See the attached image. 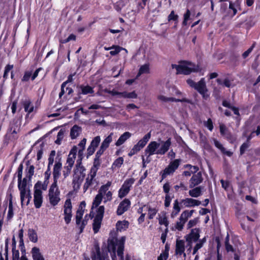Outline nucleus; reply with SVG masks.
I'll use <instances>...</instances> for the list:
<instances>
[{
	"instance_id": "f257e3e1",
	"label": "nucleus",
	"mask_w": 260,
	"mask_h": 260,
	"mask_svg": "<svg viewBox=\"0 0 260 260\" xmlns=\"http://www.w3.org/2000/svg\"><path fill=\"white\" fill-rule=\"evenodd\" d=\"M62 168L60 159L56 160L53 168V182L51 184L48 190V198L50 204L53 206H56L60 201V191L58 186V179L61 175V171Z\"/></svg>"
},
{
	"instance_id": "f03ea898",
	"label": "nucleus",
	"mask_w": 260,
	"mask_h": 260,
	"mask_svg": "<svg viewBox=\"0 0 260 260\" xmlns=\"http://www.w3.org/2000/svg\"><path fill=\"white\" fill-rule=\"evenodd\" d=\"M158 101L162 103L186 102L190 103V100L186 99L184 94L175 87L162 89L157 95Z\"/></svg>"
},
{
	"instance_id": "7ed1b4c3",
	"label": "nucleus",
	"mask_w": 260,
	"mask_h": 260,
	"mask_svg": "<svg viewBox=\"0 0 260 260\" xmlns=\"http://www.w3.org/2000/svg\"><path fill=\"white\" fill-rule=\"evenodd\" d=\"M171 145V139L158 143L156 141L151 142L145 150V154L149 157L154 154L164 155L169 149Z\"/></svg>"
},
{
	"instance_id": "20e7f679",
	"label": "nucleus",
	"mask_w": 260,
	"mask_h": 260,
	"mask_svg": "<svg viewBox=\"0 0 260 260\" xmlns=\"http://www.w3.org/2000/svg\"><path fill=\"white\" fill-rule=\"evenodd\" d=\"M125 240V238L124 237H122L119 239L113 238L109 240V248L112 249L114 253L116 251L119 260H131V256L129 254H127L125 256L123 255Z\"/></svg>"
},
{
	"instance_id": "39448f33",
	"label": "nucleus",
	"mask_w": 260,
	"mask_h": 260,
	"mask_svg": "<svg viewBox=\"0 0 260 260\" xmlns=\"http://www.w3.org/2000/svg\"><path fill=\"white\" fill-rule=\"evenodd\" d=\"M172 67L173 69L176 70L177 74H178L188 75L191 72L200 71V68L199 66L186 61H182L180 64H172Z\"/></svg>"
},
{
	"instance_id": "423d86ee",
	"label": "nucleus",
	"mask_w": 260,
	"mask_h": 260,
	"mask_svg": "<svg viewBox=\"0 0 260 260\" xmlns=\"http://www.w3.org/2000/svg\"><path fill=\"white\" fill-rule=\"evenodd\" d=\"M187 84L191 88L197 90L202 95L203 99L207 100L209 94L208 93V89L204 78H202L198 83L195 82L191 79L186 80Z\"/></svg>"
},
{
	"instance_id": "0eeeda50",
	"label": "nucleus",
	"mask_w": 260,
	"mask_h": 260,
	"mask_svg": "<svg viewBox=\"0 0 260 260\" xmlns=\"http://www.w3.org/2000/svg\"><path fill=\"white\" fill-rule=\"evenodd\" d=\"M78 148L74 146L71 150L67 160L66 165L63 167L62 171L64 178H66L70 174L71 169L74 164Z\"/></svg>"
},
{
	"instance_id": "6e6552de",
	"label": "nucleus",
	"mask_w": 260,
	"mask_h": 260,
	"mask_svg": "<svg viewBox=\"0 0 260 260\" xmlns=\"http://www.w3.org/2000/svg\"><path fill=\"white\" fill-rule=\"evenodd\" d=\"M200 230L199 229L195 228L191 230L190 233L185 236L186 242V253L191 252L192 249V242H196L199 240Z\"/></svg>"
},
{
	"instance_id": "1a4fd4ad",
	"label": "nucleus",
	"mask_w": 260,
	"mask_h": 260,
	"mask_svg": "<svg viewBox=\"0 0 260 260\" xmlns=\"http://www.w3.org/2000/svg\"><path fill=\"white\" fill-rule=\"evenodd\" d=\"M181 161V159H175L171 161L169 165L160 173L161 179L163 180L168 176L173 175L178 168Z\"/></svg>"
},
{
	"instance_id": "9d476101",
	"label": "nucleus",
	"mask_w": 260,
	"mask_h": 260,
	"mask_svg": "<svg viewBox=\"0 0 260 260\" xmlns=\"http://www.w3.org/2000/svg\"><path fill=\"white\" fill-rule=\"evenodd\" d=\"M193 212V210H191L190 211L185 210L182 212L178 219V220L174 225L175 229L179 231H182L185 223L187 221L188 219L192 215Z\"/></svg>"
},
{
	"instance_id": "9b49d317",
	"label": "nucleus",
	"mask_w": 260,
	"mask_h": 260,
	"mask_svg": "<svg viewBox=\"0 0 260 260\" xmlns=\"http://www.w3.org/2000/svg\"><path fill=\"white\" fill-rule=\"evenodd\" d=\"M23 165L20 164L18 168V188L19 190H30L28 182L30 181L27 177L22 180Z\"/></svg>"
},
{
	"instance_id": "f8f14e48",
	"label": "nucleus",
	"mask_w": 260,
	"mask_h": 260,
	"mask_svg": "<svg viewBox=\"0 0 260 260\" xmlns=\"http://www.w3.org/2000/svg\"><path fill=\"white\" fill-rule=\"evenodd\" d=\"M96 174L89 173L85 179V182L83 186L84 192H85L88 189H94L98 185V181L95 178Z\"/></svg>"
},
{
	"instance_id": "ddd939ff",
	"label": "nucleus",
	"mask_w": 260,
	"mask_h": 260,
	"mask_svg": "<svg viewBox=\"0 0 260 260\" xmlns=\"http://www.w3.org/2000/svg\"><path fill=\"white\" fill-rule=\"evenodd\" d=\"M135 179L133 178L126 179L118 190V197L122 199L125 197L131 190Z\"/></svg>"
},
{
	"instance_id": "4468645a",
	"label": "nucleus",
	"mask_w": 260,
	"mask_h": 260,
	"mask_svg": "<svg viewBox=\"0 0 260 260\" xmlns=\"http://www.w3.org/2000/svg\"><path fill=\"white\" fill-rule=\"evenodd\" d=\"M111 184V181H108L106 184L102 185L98 191L99 193L103 197L105 203L112 199V192L109 190Z\"/></svg>"
},
{
	"instance_id": "2eb2a0df",
	"label": "nucleus",
	"mask_w": 260,
	"mask_h": 260,
	"mask_svg": "<svg viewBox=\"0 0 260 260\" xmlns=\"http://www.w3.org/2000/svg\"><path fill=\"white\" fill-rule=\"evenodd\" d=\"M63 208V214L64 215V219L66 223L68 224L71 222L72 217V205L71 199H69L66 200Z\"/></svg>"
},
{
	"instance_id": "dca6fc26",
	"label": "nucleus",
	"mask_w": 260,
	"mask_h": 260,
	"mask_svg": "<svg viewBox=\"0 0 260 260\" xmlns=\"http://www.w3.org/2000/svg\"><path fill=\"white\" fill-rule=\"evenodd\" d=\"M56 154L55 150H52L49 156L48 160L47 169L44 173V180L49 181V178L51 174V166L53 164L54 161V157Z\"/></svg>"
},
{
	"instance_id": "f3484780",
	"label": "nucleus",
	"mask_w": 260,
	"mask_h": 260,
	"mask_svg": "<svg viewBox=\"0 0 260 260\" xmlns=\"http://www.w3.org/2000/svg\"><path fill=\"white\" fill-rule=\"evenodd\" d=\"M221 11L223 13H225L227 11V14L231 16L235 15L237 13V9H235L233 3L227 2L221 3Z\"/></svg>"
},
{
	"instance_id": "a211bd4d",
	"label": "nucleus",
	"mask_w": 260,
	"mask_h": 260,
	"mask_svg": "<svg viewBox=\"0 0 260 260\" xmlns=\"http://www.w3.org/2000/svg\"><path fill=\"white\" fill-rule=\"evenodd\" d=\"M186 242L183 240L177 239L176 242L175 253L178 255H183L184 258L186 256L185 249H186Z\"/></svg>"
},
{
	"instance_id": "6ab92c4d",
	"label": "nucleus",
	"mask_w": 260,
	"mask_h": 260,
	"mask_svg": "<svg viewBox=\"0 0 260 260\" xmlns=\"http://www.w3.org/2000/svg\"><path fill=\"white\" fill-rule=\"evenodd\" d=\"M203 181V178L201 172H199L196 174H193L189 181V187L190 188H193L200 184Z\"/></svg>"
},
{
	"instance_id": "aec40b11",
	"label": "nucleus",
	"mask_w": 260,
	"mask_h": 260,
	"mask_svg": "<svg viewBox=\"0 0 260 260\" xmlns=\"http://www.w3.org/2000/svg\"><path fill=\"white\" fill-rule=\"evenodd\" d=\"M42 69L39 68L36 70L34 72L32 70H28L24 72V75L21 79L23 82L28 81L30 79L34 80L38 76L39 73Z\"/></svg>"
},
{
	"instance_id": "412c9836",
	"label": "nucleus",
	"mask_w": 260,
	"mask_h": 260,
	"mask_svg": "<svg viewBox=\"0 0 260 260\" xmlns=\"http://www.w3.org/2000/svg\"><path fill=\"white\" fill-rule=\"evenodd\" d=\"M91 260H108L107 254L101 252L100 248L96 246L95 251H93L91 254ZM85 260H90L89 258H86Z\"/></svg>"
},
{
	"instance_id": "4be33fe9",
	"label": "nucleus",
	"mask_w": 260,
	"mask_h": 260,
	"mask_svg": "<svg viewBox=\"0 0 260 260\" xmlns=\"http://www.w3.org/2000/svg\"><path fill=\"white\" fill-rule=\"evenodd\" d=\"M131 203L129 199H125L121 202L118 206L117 209V214L118 215H121L125 212L128 210L131 206Z\"/></svg>"
},
{
	"instance_id": "5701e85b",
	"label": "nucleus",
	"mask_w": 260,
	"mask_h": 260,
	"mask_svg": "<svg viewBox=\"0 0 260 260\" xmlns=\"http://www.w3.org/2000/svg\"><path fill=\"white\" fill-rule=\"evenodd\" d=\"M22 206L28 205L31 198L30 190H19Z\"/></svg>"
},
{
	"instance_id": "b1692460",
	"label": "nucleus",
	"mask_w": 260,
	"mask_h": 260,
	"mask_svg": "<svg viewBox=\"0 0 260 260\" xmlns=\"http://www.w3.org/2000/svg\"><path fill=\"white\" fill-rule=\"evenodd\" d=\"M42 191L39 190H35L34 191V204L36 208H40L43 202Z\"/></svg>"
},
{
	"instance_id": "393cba45",
	"label": "nucleus",
	"mask_w": 260,
	"mask_h": 260,
	"mask_svg": "<svg viewBox=\"0 0 260 260\" xmlns=\"http://www.w3.org/2000/svg\"><path fill=\"white\" fill-rule=\"evenodd\" d=\"M181 203H182L186 207H192L199 206L201 202L200 201L192 198H186L182 200Z\"/></svg>"
},
{
	"instance_id": "a878e982",
	"label": "nucleus",
	"mask_w": 260,
	"mask_h": 260,
	"mask_svg": "<svg viewBox=\"0 0 260 260\" xmlns=\"http://www.w3.org/2000/svg\"><path fill=\"white\" fill-rule=\"evenodd\" d=\"M204 189V187L203 186L194 187L189 191V195L193 198H198L202 195Z\"/></svg>"
},
{
	"instance_id": "bb28decb",
	"label": "nucleus",
	"mask_w": 260,
	"mask_h": 260,
	"mask_svg": "<svg viewBox=\"0 0 260 260\" xmlns=\"http://www.w3.org/2000/svg\"><path fill=\"white\" fill-rule=\"evenodd\" d=\"M84 178L83 175H79L75 172L73 179V185L74 189H78L80 188Z\"/></svg>"
},
{
	"instance_id": "cd10ccee",
	"label": "nucleus",
	"mask_w": 260,
	"mask_h": 260,
	"mask_svg": "<svg viewBox=\"0 0 260 260\" xmlns=\"http://www.w3.org/2000/svg\"><path fill=\"white\" fill-rule=\"evenodd\" d=\"M84 178L83 175H79L75 172L73 179V185L74 189H78L80 188Z\"/></svg>"
},
{
	"instance_id": "c85d7f7f",
	"label": "nucleus",
	"mask_w": 260,
	"mask_h": 260,
	"mask_svg": "<svg viewBox=\"0 0 260 260\" xmlns=\"http://www.w3.org/2000/svg\"><path fill=\"white\" fill-rule=\"evenodd\" d=\"M31 253L33 260H45L39 248L37 247H33L31 249Z\"/></svg>"
},
{
	"instance_id": "c756f323",
	"label": "nucleus",
	"mask_w": 260,
	"mask_h": 260,
	"mask_svg": "<svg viewBox=\"0 0 260 260\" xmlns=\"http://www.w3.org/2000/svg\"><path fill=\"white\" fill-rule=\"evenodd\" d=\"M82 205H84V206H85V203L84 202H81L80 206H79V209H78L76 212V222L77 225H80L81 220L84 214V210L83 209Z\"/></svg>"
},
{
	"instance_id": "7c9ffc66",
	"label": "nucleus",
	"mask_w": 260,
	"mask_h": 260,
	"mask_svg": "<svg viewBox=\"0 0 260 260\" xmlns=\"http://www.w3.org/2000/svg\"><path fill=\"white\" fill-rule=\"evenodd\" d=\"M132 136V134L128 132H124L121 135L115 143V145L119 146L122 145L127 140Z\"/></svg>"
},
{
	"instance_id": "2f4dec72",
	"label": "nucleus",
	"mask_w": 260,
	"mask_h": 260,
	"mask_svg": "<svg viewBox=\"0 0 260 260\" xmlns=\"http://www.w3.org/2000/svg\"><path fill=\"white\" fill-rule=\"evenodd\" d=\"M26 168L25 169L26 177L28 178L29 180H31L32 176L34 175L35 167L34 165L30 164L29 161L26 162Z\"/></svg>"
},
{
	"instance_id": "473e14b6",
	"label": "nucleus",
	"mask_w": 260,
	"mask_h": 260,
	"mask_svg": "<svg viewBox=\"0 0 260 260\" xmlns=\"http://www.w3.org/2000/svg\"><path fill=\"white\" fill-rule=\"evenodd\" d=\"M180 210L181 207H180L179 201L176 199L173 203V209L171 213V218H175L180 212Z\"/></svg>"
},
{
	"instance_id": "72a5a7b5",
	"label": "nucleus",
	"mask_w": 260,
	"mask_h": 260,
	"mask_svg": "<svg viewBox=\"0 0 260 260\" xmlns=\"http://www.w3.org/2000/svg\"><path fill=\"white\" fill-rule=\"evenodd\" d=\"M206 242V237L203 238V239H199L197 241H196V244L194 247L192 249V254L195 255L197 253L198 250L203 247L204 244Z\"/></svg>"
},
{
	"instance_id": "f704fd0d",
	"label": "nucleus",
	"mask_w": 260,
	"mask_h": 260,
	"mask_svg": "<svg viewBox=\"0 0 260 260\" xmlns=\"http://www.w3.org/2000/svg\"><path fill=\"white\" fill-rule=\"evenodd\" d=\"M82 132V128L81 127L75 125L71 129L70 136L72 139H75L77 138Z\"/></svg>"
},
{
	"instance_id": "c9c22d12",
	"label": "nucleus",
	"mask_w": 260,
	"mask_h": 260,
	"mask_svg": "<svg viewBox=\"0 0 260 260\" xmlns=\"http://www.w3.org/2000/svg\"><path fill=\"white\" fill-rule=\"evenodd\" d=\"M129 226V222L125 220L118 221L116 224L117 230L119 232L125 231Z\"/></svg>"
},
{
	"instance_id": "e433bc0d",
	"label": "nucleus",
	"mask_w": 260,
	"mask_h": 260,
	"mask_svg": "<svg viewBox=\"0 0 260 260\" xmlns=\"http://www.w3.org/2000/svg\"><path fill=\"white\" fill-rule=\"evenodd\" d=\"M49 181L44 180L43 182L40 181H38L35 185V190H46L48 187V184Z\"/></svg>"
},
{
	"instance_id": "4c0bfd02",
	"label": "nucleus",
	"mask_w": 260,
	"mask_h": 260,
	"mask_svg": "<svg viewBox=\"0 0 260 260\" xmlns=\"http://www.w3.org/2000/svg\"><path fill=\"white\" fill-rule=\"evenodd\" d=\"M22 104L26 112L30 113L34 111V107L29 100H25Z\"/></svg>"
},
{
	"instance_id": "58836bf2",
	"label": "nucleus",
	"mask_w": 260,
	"mask_h": 260,
	"mask_svg": "<svg viewBox=\"0 0 260 260\" xmlns=\"http://www.w3.org/2000/svg\"><path fill=\"white\" fill-rule=\"evenodd\" d=\"M102 220L103 219L94 217L92 226L93 230L95 234L99 232L101 228Z\"/></svg>"
},
{
	"instance_id": "ea45409f",
	"label": "nucleus",
	"mask_w": 260,
	"mask_h": 260,
	"mask_svg": "<svg viewBox=\"0 0 260 260\" xmlns=\"http://www.w3.org/2000/svg\"><path fill=\"white\" fill-rule=\"evenodd\" d=\"M144 208H146V211L148 212V218L150 219H153L156 214L157 210L154 208H151L149 206L144 205Z\"/></svg>"
},
{
	"instance_id": "a19ab883",
	"label": "nucleus",
	"mask_w": 260,
	"mask_h": 260,
	"mask_svg": "<svg viewBox=\"0 0 260 260\" xmlns=\"http://www.w3.org/2000/svg\"><path fill=\"white\" fill-rule=\"evenodd\" d=\"M151 137L150 133H148L146 135H145L144 137L140 140L138 143L137 144L141 148H143L147 144V143Z\"/></svg>"
},
{
	"instance_id": "79ce46f5",
	"label": "nucleus",
	"mask_w": 260,
	"mask_h": 260,
	"mask_svg": "<svg viewBox=\"0 0 260 260\" xmlns=\"http://www.w3.org/2000/svg\"><path fill=\"white\" fill-rule=\"evenodd\" d=\"M113 133H111L107 137L102 143L101 146L105 148L106 149L109 147V144L112 141Z\"/></svg>"
},
{
	"instance_id": "37998d69",
	"label": "nucleus",
	"mask_w": 260,
	"mask_h": 260,
	"mask_svg": "<svg viewBox=\"0 0 260 260\" xmlns=\"http://www.w3.org/2000/svg\"><path fill=\"white\" fill-rule=\"evenodd\" d=\"M103 199H104L103 197L98 192L93 200L91 208L93 209L94 208L98 207L101 203Z\"/></svg>"
},
{
	"instance_id": "c03bdc74",
	"label": "nucleus",
	"mask_w": 260,
	"mask_h": 260,
	"mask_svg": "<svg viewBox=\"0 0 260 260\" xmlns=\"http://www.w3.org/2000/svg\"><path fill=\"white\" fill-rule=\"evenodd\" d=\"M28 236L30 241L36 243L38 241V236L37 233L32 229H29L28 231Z\"/></svg>"
},
{
	"instance_id": "a18cd8bd",
	"label": "nucleus",
	"mask_w": 260,
	"mask_h": 260,
	"mask_svg": "<svg viewBox=\"0 0 260 260\" xmlns=\"http://www.w3.org/2000/svg\"><path fill=\"white\" fill-rule=\"evenodd\" d=\"M220 132L221 134L228 139H230L231 137V134L229 133L226 126L223 124H220Z\"/></svg>"
},
{
	"instance_id": "49530a36",
	"label": "nucleus",
	"mask_w": 260,
	"mask_h": 260,
	"mask_svg": "<svg viewBox=\"0 0 260 260\" xmlns=\"http://www.w3.org/2000/svg\"><path fill=\"white\" fill-rule=\"evenodd\" d=\"M100 165V162L99 161V159H96V158H95L94 159L93 165L90 169V173L96 174Z\"/></svg>"
},
{
	"instance_id": "de8ad7c7",
	"label": "nucleus",
	"mask_w": 260,
	"mask_h": 260,
	"mask_svg": "<svg viewBox=\"0 0 260 260\" xmlns=\"http://www.w3.org/2000/svg\"><path fill=\"white\" fill-rule=\"evenodd\" d=\"M81 93L83 94H87L88 93H92L94 91L93 88L89 85H81Z\"/></svg>"
},
{
	"instance_id": "09e8293b",
	"label": "nucleus",
	"mask_w": 260,
	"mask_h": 260,
	"mask_svg": "<svg viewBox=\"0 0 260 260\" xmlns=\"http://www.w3.org/2000/svg\"><path fill=\"white\" fill-rule=\"evenodd\" d=\"M96 210V214L95 217L99 218L100 219H103L104 216V214L105 212V207L104 206H100L97 207Z\"/></svg>"
},
{
	"instance_id": "8fccbe9b",
	"label": "nucleus",
	"mask_w": 260,
	"mask_h": 260,
	"mask_svg": "<svg viewBox=\"0 0 260 260\" xmlns=\"http://www.w3.org/2000/svg\"><path fill=\"white\" fill-rule=\"evenodd\" d=\"M124 159L122 157L117 158L112 164L113 168H119L123 163Z\"/></svg>"
},
{
	"instance_id": "3c124183",
	"label": "nucleus",
	"mask_w": 260,
	"mask_h": 260,
	"mask_svg": "<svg viewBox=\"0 0 260 260\" xmlns=\"http://www.w3.org/2000/svg\"><path fill=\"white\" fill-rule=\"evenodd\" d=\"M137 96L135 91L131 92H123L121 93V97L124 98L135 99Z\"/></svg>"
},
{
	"instance_id": "603ef678",
	"label": "nucleus",
	"mask_w": 260,
	"mask_h": 260,
	"mask_svg": "<svg viewBox=\"0 0 260 260\" xmlns=\"http://www.w3.org/2000/svg\"><path fill=\"white\" fill-rule=\"evenodd\" d=\"M149 64H145L140 67L138 76H140L143 74L148 73H149Z\"/></svg>"
},
{
	"instance_id": "864d4df0",
	"label": "nucleus",
	"mask_w": 260,
	"mask_h": 260,
	"mask_svg": "<svg viewBox=\"0 0 260 260\" xmlns=\"http://www.w3.org/2000/svg\"><path fill=\"white\" fill-rule=\"evenodd\" d=\"M85 169L84 167L79 164V165H76V168L75 170V172L76 173L78 174L79 175H83V177H85Z\"/></svg>"
},
{
	"instance_id": "5fc2aeb1",
	"label": "nucleus",
	"mask_w": 260,
	"mask_h": 260,
	"mask_svg": "<svg viewBox=\"0 0 260 260\" xmlns=\"http://www.w3.org/2000/svg\"><path fill=\"white\" fill-rule=\"evenodd\" d=\"M100 141H101L100 137L96 136L93 139V140L91 142L90 145L91 147H93L96 149V147L99 146V145L100 143Z\"/></svg>"
},
{
	"instance_id": "6e6d98bb",
	"label": "nucleus",
	"mask_w": 260,
	"mask_h": 260,
	"mask_svg": "<svg viewBox=\"0 0 260 260\" xmlns=\"http://www.w3.org/2000/svg\"><path fill=\"white\" fill-rule=\"evenodd\" d=\"M174 188L176 191H179V189L181 190H187L188 189L187 186L183 182H180L179 184L175 185Z\"/></svg>"
},
{
	"instance_id": "4d7b16f0",
	"label": "nucleus",
	"mask_w": 260,
	"mask_h": 260,
	"mask_svg": "<svg viewBox=\"0 0 260 260\" xmlns=\"http://www.w3.org/2000/svg\"><path fill=\"white\" fill-rule=\"evenodd\" d=\"M64 132L62 129H60L57 135V139L55 140V142L56 144L59 145L61 143V142L63 138Z\"/></svg>"
},
{
	"instance_id": "13d9d810",
	"label": "nucleus",
	"mask_w": 260,
	"mask_h": 260,
	"mask_svg": "<svg viewBox=\"0 0 260 260\" xmlns=\"http://www.w3.org/2000/svg\"><path fill=\"white\" fill-rule=\"evenodd\" d=\"M159 223L160 225H164L166 227V228H168V226L169 225V221L168 220V219L166 216H162L159 217L158 219Z\"/></svg>"
},
{
	"instance_id": "bf43d9fd",
	"label": "nucleus",
	"mask_w": 260,
	"mask_h": 260,
	"mask_svg": "<svg viewBox=\"0 0 260 260\" xmlns=\"http://www.w3.org/2000/svg\"><path fill=\"white\" fill-rule=\"evenodd\" d=\"M217 82L218 84L223 85L226 87H230L231 86V83L228 79H225L223 82L220 79H217Z\"/></svg>"
},
{
	"instance_id": "052dcab7",
	"label": "nucleus",
	"mask_w": 260,
	"mask_h": 260,
	"mask_svg": "<svg viewBox=\"0 0 260 260\" xmlns=\"http://www.w3.org/2000/svg\"><path fill=\"white\" fill-rule=\"evenodd\" d=\"M13 65L8 64L5 68L4 73L3 77L5 79H7L8 77L9 72L13 69Z\"/></svg>"
},
{
	"instance_id": "680f3d73",
	"label": "nucleus",
	"mask_w": 260,
	"mask_h": 260,
	"mask_svg": "<svg viewBox=\"0 0 260 260\" xmlns=\"http://www.w3.org/2000/svg\"><path fill=\"white\" fill-rule=\"evenodd\" d=\"M190 15H191V13H190V11L188 9H187L186 10V13L184 14V16H183V24L184 25H187L188 20H189L190 19Z\"/></svg>"
},
{
	"instance_id": "e2e57ef3",
	"label": "nucleus",
	"mask_w": 260,
	"mask_h": 260,
	"mask_svg": "<svg viewBox=\"0 0 260 260\" xmlns=\"http://www.w3.org/2000/svg\"><path fill=\"white\" fill-rule=\"evenodd\" d=\"M113 47H114V48L113 49V50L110 52V54L113 56L117 55L122 49H123V48L118 46L113 45Z\"/></svg>"
},
{
	"instance_id": "0e129e2a",
	"label": "nucleus",
	"mask_w": 260,
	"mask_h": 260,
	"mask_svg": "<svg viewBox=\"0 0 260 260\" xmlns=\"http://www.w3.org/2000/svg\"><path fill=\"white\" fill-rule=\"evenodd\" d=\"M204 125L210 131H212L213 129V122L210 118L204 122Z\"/></svg>"
},
{
	"instance_id": "69168bd1",
	"label": "nucleus",
	"mask_w": 260,
	"mask_h": 260,
	"mask_svg": "<svg viewBox=\"0 0 260 260\" xmlns=\"http://www.w3.org/2000/svg\"><path fill=\"white\" fill-rule=\"evenodd\" d=\"M198 222L199 220L198 218H194L193 219L190 220L187 224V229H190L192 227L195 226Z\"/></svg>"
},
{
	"instance_id": "338daca9",
	"label": "nucleus",
	"mask_w": 260,
	"mask_h": 260,
	"mask_svg": "<svg viewBox=\"0 0 260 260\" xmlns=\"http://www.w3.org/2000/svg\"><path fill=\"white\" fill-rule=\"evenodd\" d=\"M172 201V198L170 194H166L164 205L166 208L169 207Z\"/></svg>"
},
{
	"instance_id": "774afa93",
	"label": "nucleus",
	"mask_w": 260,
	"mask_h": 260,
	"mask_svg": "<svg viewBox=\"0 0 260 260\" xmlns=\"http://www.w3.org/2000/svg\"><path fill=\"white\" fill-rule=\"evenodd\" d=\"M169 256L168 251H165L162 252L160 255L158 257L157 260H167Z\"/></svg>"
}]
</instances>
